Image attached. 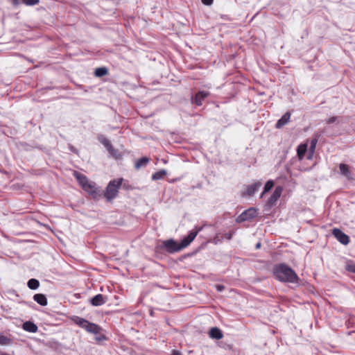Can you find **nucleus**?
<instances>
[{
	"mask_svg": "<svg viewBox=\"0 0 355 355\" xmlns=\"http://www.w3.org/2000/svg\"><path fill=\"white\" fill-rule=\"evenodd\" d=\"M166 175V171L164 169L160 170L159 171L155 172L152 175V179L153 180H158L162 179Z\"/></svg>",
	"mask_w": 355,
	"mask_h": 355,
	"instance_id": "6ab92c4d",
	"label": "nucleus"
},
{
	"mask_svg": "<svg viewBox=\"0 0 355 355\" xmlns=\"http://www.w3.org/2000/svg\"><path fill=\"white\" fill-rule=\"evenodd\" d=\"M172 355H182L181 352L178 350H173L172 352Z\"/></svg>",
	"mask_w": 355,
	"mask_h": 355,
	"instance_id": "7c9ffc66",
	"label": "nucleus"
},
{
	"mask_svg": "<svg viewBox=\"0 0 355 355\" xmlns=\"http://www.w3.org/2000/svg\"><path fill=\"white\" fill-rule=\"evenodd\" d=\"M108 73V70L106 67L97 68L94 71V75L96 77H102Z\"/></svg>",
	"mask_w": 355,
	"mask_h": 355,
	"instance_id": "aec40b11",
	"label": "nucleus"
},
{
	"mask_svg": "<svg viewBox=\"0 0 355 355\" xmlns=\"http://www.w3.org/2000/svg\"><path fill=\"white\" fill-rule=\"evenodd\" d=\"M261 247V243H258L257 245H256V248L258 249Z\"/></svg>",
	"mask_w": 355,
	"mask_h": 355,
	"instance_id": "72a5a7b5",
	"label": "nucleus"
},
{
	"mask_svg": "<svg viewBox=\"0 0 355 355\" xmlns=\"http://www.w3.org/2000/svg\"><path fill=\"white\" fill-rule=\"evenodd\" d=\"M274 186V182L272 180H268L266 184H265V187H264V189L263 191V192L261 193V196L260 197L261 198H263V195L268 192Z\"/></svg>",
	"mask_w": 355,
	"mask_h": 355,
	"instance_id": "b1692460",
	"label": "nucleus"
},
{
	"mask_svg": "<svg viewBox=\"0 0 355 355\" xmlns=\"http://www.w3.org/2000/svg\"><path fill=\"white\" fill-rule=\"evenodd\" d=\"M105 302L104 297L101 294H98L91 299V303L93 306H97L103 304Z\"/></svg>",
	"mask_w": 355,
	"mask_h": 355,
	"instance_id": "2eb2a0df",
	"label": "nucleus"
},
{
	"mask_svg": "<svg viewBox=\"0 0 355 355\" xmlns=\"http://www.w3.org/2000/svg\"><path fill=\"white\" fill-rule=\"evenodd\" d=\"M87 322H88L87 320H86L83 318H76V319L75 320V322L78 326H80V327H82L83 329L85 328Z\"/></svg>",
	"mask_w": 355,
	"mask_h": 355,
	"instance_id": "a878e982",
	"label": "nucleus"
},
{
	"mask_svg": "<svg viewBox=\"0 0 355 355\" xmlns=\"http://www.w3.org/2000/svg\"><path fill=\"white\" fill-rule=\"evenodd\" d=\"M209 95V92L205 91H200L198 92L195 97L192 98V103L200 106L202 104L204 100Z\"/></svg>",
	"mask_w": 355,
	"mask_h": 355,
	"instance_id": "6e6552de",
	"label": "nucleus"
},
{
	"mask_svg": "<svg viewBox=\"0 0 355 355\" xmlns=\"http://www.w3.org/2000/svg\"><path fill=\"white\" fill-rule=\"evenodd\" d=\"M13 5L17 6L24 3L26 6H33L39 3V0H12Z\"/></svg>",
	"mask_w": 355,
	"mask_h": 355,
	"instance_id": "f3484780",
	"label": "nucleus"
},
{
	"mask_svg": "<svg viewBox=\"0 0 355 355\" xmlns=\"http://www.w3.org/2000/svg\"><path fill=\"white\" fill-rule=\"evenodd\" d=\"M122 179H119L110 182L104 193L107 200L110 201L116 197L122 184Z\"/></svg>",
	"mask_w": 355,
	"mask_h": 355,
	"instance_id": "20e7f679",
	"label": "nucleus"
},
{
	"mask_svg": "<svg viewBox=\"0 0 355 355\" xmlns=\"http://www.w3.org/2000/svg\"><path fill=\"white\" fill-rule=\"evenodd\" d=\"M11 343V339L9 338L0 334V345H8Z\"/></svg>",
	"mask_w": 355,
	"mask_h": 355,
	"instance_id": "393cba45",
	"label": "nucleus"
},
{
	"mask_svg": "<svg viewBox=\"0 0 355 355\" xmlns=\"http://www.w3.org/2000/svg\"><path fill=\"white\" fill-rule=\"evenodd\" d=\"M339 169L341 175L346 177L348 180H352V171H350V168L348 165L345 164H340Z\"/></svg>",
	"mask_w": 355,
	"mask_h": 355,
	"instance_id": "9d476101",
	"label": "nucleus"
},
{
	"mask_svg": "<svg viewBox=\"0 0 355 355\" xmlns=\"http://www.w3.org/2000/svg\"><path fill=\"white\" fill-rule=\"evenodd\" d=\"M202 3L207 6H210L213 3L214 0H201Z\"/></svg>",
	"mask_w": 355,
	"mask_h": 355,
	"instance_id": "c85d7f7f",
	"label": "nucleus"
},
{
	"mask_svg": "<svg viewBox=\"0 0 355 355\" xmlns=\"http://www.w3.org/2000/svg\"><path fill=\"white\" fill-rule=\"evenodd\" d=\"M283 191V187L281 186H278L275 187V191H273L272 196L270 197V198L266 202V206L268 208L272 207L273 205H275L277 200L280 198L282 193Z\"/></svg>",
	"mask_w": 355,
	"mask_h": 355,
	"instance_id": "423d86ee",
	"label": "nucleus"
},
{
	"mask_svg": "<svg viewBox=\"0 0 355 355\" xmlns=\"http://www.w3.org/2000/svg\"><path fill=\"white\" fill-rule=\"evenodd\" d=\"M307 150V145L305 144H302L298 146L297 149V156L300 160H302L305 155V153Z\"/></svg>",
	"mask_w": 355,
	"mask_h": 355,
	"instance_id": "a211bd4d",
	"label": "nucleus"
},
{
	"mask_svg": "<svg viewBox=\"0 0 355 355\" xmlns=\"http://www.w3.org/2000/svg\"><path fill=\"white\" fill-rule=\"evenodd\" d=\"M73 175L87 193L92 195L95 198L99 196L100 190L94 182L89 181L85 175L77 171L73 172Z\"/></svg>",
	"mask_w": 355,
	"mask_h": 355,
	"instance_id": "7ed1b4c3",
	"label": "nucleus"
},
{
	"mask_svg": "<svg viewBox=\"0 0 355 355\" xmlns=\"http://www.w3.org/2000/svg\"><path fill=\"white\" fill-rule=\"evenodd\" d=\"M109 153L114 157H116L117 151L114 148L113 150L112 151H109Z\"/></svg>",
	"mask_w": 355,
	"mask_h": 355,
	"instance_id": "c756f323",
	"label": "nucleus"
},
{
	"mask_svg": "<svg viewBox=\"0 0 355 355\" xmlns=\"http://www.w3.org/2000/svg\"><path fill=\"white\" fill-rule=\"evenodd\" d=\"M200 230L201 228H199L195 231L190 232L189 235L184 238L180 243H177L173 239L164 241L162 248L169 253H175L181 251L194 240Z\"/></svg>",
	"mask_w": 355,
	"mask_h": 355,
	"instance_id": "f257e3e1",
	"label": "nucleus"
},
{
	"mask_svg": "<svg viewBox=\"0 0 355 355\" xmlns=\"http://www.w3.org/2000/svg\"><path fill=\"white\" fill-rule=\"evenodd\" d=\"M338 118L337 116H332V117H330L329 119H328L326 121V122L328 124H331V123H333L336 122L338 120Z\"/></svg>",
	"mask_w": 355,
	"mask_h": 355,
	"instance_id": "cd10ccee",
	"label": "nucleus"
},
{
	"mask_svg": "<svg viewBox=\"0 0 355 355\" xmlns=\"http://www.w3.org/2000/svg\"><path fill=\"white\" fill-rule=\"evenodd\" d=\"M261 182L260 181L256 182L252 184H250L247 187L245 194L247 196H252L261 187Z\"/></svg>",
	"mask_w": 355,
	"mask_h": 355,
	"instance_id": "1a4fd4ad",
	"label": "nucleus"
},
{
	"mask_svg": "<svg viewBox=\"0 0 355 355\" xmlns=\"http://www.w3.org/2000/svg\"><path fill=\"white\" fill-rule=\"evenodd\" d=\"M332 234L343 245H347L349 243V237L338 228H334L332 230Z\"/></svg>",
	"mask_w": 355,
	"mask_h": 355,
	"instance_id": "0eeeda50",
	"label": "nucleus"
},
{
	"mask_svg": "<svg viewBox=\"0 0 355 355\" xmlns=\"http://www.w3.org/2000/svg\"><path fill=\"white\" fill-rule=\"evenodd\" d=\"M318 142V139H314L311 141V146H310V151L311 153H313L314 150H315V146H316V144Z\"/></svg>",
	"mask_w": 355,
	"mask_h": 355,
	"instance_id": "bb28decb",
	"label": "nucleus"
},
{
	"mask_svg": "<svg viewBox=\"0 0 355 355\" xmlns=\"http://www.w3.org/2000/svg\"><path fill=\"white\" fill-rule=\"evenodd\" d=\"M348 269H349V270H350L353 272H355V266H349Z\"/></svg>",
	"mask_w": 355,
	"mask_h": 355,
	"instance_id": "2f4dec72",
	"label": "nucleus"
},
{
	"mask_svg": "<svg viewBox=\"0 0 355 355\" xmlns=\"http://www.w3.org/2000/svg\"><path fill=\"white\" fill-rule=\"evenodd\" d=\"M291 118V113L290 112H286L280 119H279L275 125V127L277 128H281L284 125H286L290 120Z\"/></svg>",
	"mask_w": 355,
	"mask_h": 355,
	"instance_id": "f8f14e48",
	"label": "nucleus"
},
{
	"mask_svg": "<svg viewBox=\"0 0 355 355\" xmlns=\"http://www.w3.org/2000/svg\"><path fill=\"white\" fill-rule=\"evenodd\" d=\"M149 162V159L146 157H142L137 160L135 163V168L137 169L140 168L141 167H143L146 166Z\"/></svg>",
	"mask_w": 355,
	"mask_h": 355,
	"instance_id": "4be33fe9",
	"label": "nucleus"
},
{
	"mask_svg": "<svg viewBox=\"0 0 355 355\" xmlns=\"http://www.w3.org/2000/svg\"><path fill=\"white\" fill-rule=\"evenodd\" d=\"M99 141L101 143L104 145L108 151H112L113 150V147L108 139H107L104 137H99Z\"/></svg>",
	"mask_w": 355,
	"mask_h": 355,
	"instance_id": "412c9836",
	"label": "nucleus"
},
{
	"mask_svg": "<svg viewBox=\"0 0 355 355\" xmlns=\"http://www.w3.org/2000/svg\"><path fill=\"white\" fill-rule=\"evenodd\" d=\"M85 329L94 334H98L101 331V328L98 325L89 322V321L87 322Z\"/></svg>",
	"mask_w": 355,
	"mask_h": 355,
	"instance_id": "9b49d317",
	"label": "nucleus"
},
{
	"mask_svg": "<svg viewBox=\"0 0 355 355\" xmlns=\"http://www.w3.org/2000/svg\"><path fill=\"white\" fill-rule=\"evenodd\" d=\"M312 154H313V153H311V154H310V155H309L308 159H311Z\"/></svg>",
	"mask_w": 355,
	"mask_h": 355,
	"instance_id": "f704fd0d",
	"label": "nucleus"
},
{
	"mask_svg": "<svg viewBox=\"0 0 355 355\" xmlns=\"http://www.w3.org/2000/svg\"><path fill=\"white\" fill-rule=\"evenodd\" d=\"M257 216V210L255 208H250L241 214L237 218V221L243 222L250 220Z\"/></svg>",
	"mask_w": 355,
	"mask_h": 355,
	"instance_id": "39448f33",
	"label": "nucleus"
},
{
	"mask_svg": "<svg viewBox=\"0 0 355 355\" xmlns=\"http://www.w3.org/2000/svg\"><path fill=\"white\" fill-rule=\"evenodd\" d=\"M33 300L41 306H46L48 303L46 296L41 293L34 295Z\"/></svg>",
	"mask_w": 355,
	"mask_h": 355,
	"instance_id": "dca6fc26",
	"label": "nucleus"
},
{
	"mask_svg": "<svg viewBox=\"0 0 355 355\" xmlns=\"http://www.w3.org/2000/svg\"><path fill=\"white\" fill-rule=\"evenodd\" d=\"M275 277L281 282L297 283L298 277L295 272L286 264L277 265L273 268Z\"/></svg>",
	"mask_w": 355,
	"mask_h": 355,
	"instance_id": "f03ea898",
	"label": "nucleus"
},
{
	"mask_svg": "<svg viewBox=\"0 0 355 355\" xmlns=\"http://www.w3.org/2000/svg\"><path fill=\"white\" fill-rule=\"evenodd\" d=\"M24 330L31 332L35 333L37 331V326L31 321H26L23 324Z\"/></svg>",
	"mask_w": 355,
	"mask_h": 355,
	"instance_id": "ddd939ff",
	"label": "nucleus"
},
{
	"mask_svg": "<svg viewBox=\"0 0 355 355\" xmlns=\"http://www.w3.org/2000/svg\"><path fill=\"white\" fill-rule=\"evenodd\" d=\"M216 288L218 291H221L223 288V286L220 285H217Z\"/></svg>",
	"mask_w": 355,
	"mask_h": 355,
	"instance_id": "473e14b6",
	"label": "nucleus"
},
{
	"mask_svg": "<svg viewBox=\"0 0 355 355\" xmlns=\"http://www.w3.org/2000/svg\"><path fill=\"white\" fill-rule=\"evenodd\" d=\"M209 336L214 339H221L223 336L222 331L217 327H212L209 331Z\"/></svg>",
	"mask_w": 355,
	"mask_h": 355,
	"instance_id": "4468645a",
	"label": "nucleus"
},
{
	"mask_svg": "<svg viewBox=\"0 0 355 355\" xmlns=\"http://www.w3.org/2000/svg\"><path fill=\"white\" fill-rule=\"evenodd\" d=\"M40 286V282L36 279H31L28 282V286L30 289L35 290L37 289Z\"/></svg>",
	"mask_w": 355,
	"mask_h": 355,
	"instance_id": "5701e85b",
	"label": "nucleus"
}]
</instances>
